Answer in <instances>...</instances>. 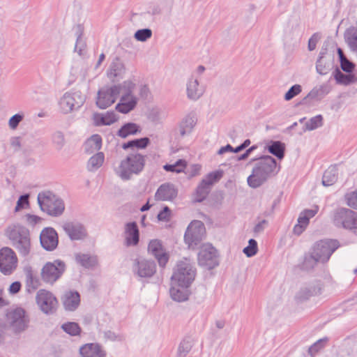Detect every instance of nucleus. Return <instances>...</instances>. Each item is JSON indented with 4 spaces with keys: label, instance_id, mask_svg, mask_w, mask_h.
Returning <instances> with one entry per match:
<instances>
[{
    "label": "nucleus",
    "instance_id": "nucleus-56",
    "mask_svg": "<svg viewBox=\"0 0 357 357\" xmlns=\"http://www.w3.org/2000/svg\"><path fill=\"white\" fill-rule=\"evenodd\" d=\"M321 36L319 33H314L308 40L307 48L309 51L315 50L317 43L319 42Z\"/></svg>",
    "mask_w": 357,
    "mask_h": 357
},
{
    "label": "nucleus",
    "instance_id": "nucleus-12",
    "mask_svg": "<svg viewBox=\"0 0 357 357\" xmlns=\"http://www.w3.org/2000/svg\"><path fill=\"white\" fill-rule=\"evenodd\" d=\"M198 264L200 266L211 270L220 264L218 250L211 244H204L198 253Z\"/></svg>",
    "mask_w": 357,
    "mask_h": 357
},
{
    "label": "nucleus",
    "instance_id": "nucleus-57",
    "mask_svg": "<svg viewBox=\"0 0 357 357\" xmlns=\"http://www.w3.org/2000/svg\"><path fill=\"white\" fill-rule=\"evenodd\" d=\"M86 47V43L84 41L82 34H79L76 40L75 50V52H77L79 55L82 54V52L85 50Z\"/></svg>",
    "mask_w": 357,
    "mask_h": 357
},
{
    "label": "nucleus",
    "instance_id": "nucleus-31",
    "mask_svg": "<svg viewBox=\"0 0 357 357\" xmlns=\"http://www.w3.org/2000/svg\"><path fill=\"white\" fill-rule=\"evenodd\" d=\"M80 296L78 292H69L66 294L63 301V305L66 310L69 311L75 310L79 305Z\"/></svg>",
    "mask_w": 357,
    "mask_h": 357
},
{
    "label": "nucleus",
    "instance_id": "nucleus-33",
    "mask_svg": "<svg viewBox=\"0 0 357 357\" xmlns=\"http://www.w3.org/2000/svg\"><path fill=\"white\" fill-rule=\"evenodd\" d=\"M337 180V169L335 166L329 167L324 173L322 184L324 186H331Z\"/></svg>",
    "mask_w": 357,
    "mask_h": 357
},
{
    "label": "nucleus",
    "instance_id": "nucleus-53",
    "mask_svg": "<svg viewBox=\"0 0 357 357\" xmlns=\"http://www.w3.org/2000/svg\"><path fill=\"white\" fill-rule=\"evenodd\" d=\"M326 340L327 339H320L317 340L309 347L308 354L312 356H314L319 351L324 348Z\"/></svg>",
    "mask_w": 357,
    "mask_h": 357
},
{
    "label": "nucleus",
    "instance_id": "nucleus-58",
    "mask_svg": "<svg viewBox=\"0 0 357 357\" xmlns=\"http://www.w3.org/2000/svg\"><path fill=\"white\" fill-rule=\"evenodd\" d=\"M340 65L342 70L348 73H351L355 67V65L348 59H344L343 61L340 62Z\"/></svg>",
    "mask_w": 357,
    "mask_h": 357
},
{
    "label": "nucleus",
    "instance_id": "nucleus-2",
    "mask_svg": "<svg viewBox=\"0 0 357 357\" xmlns=\"http://www.w3.org/2000/svg\"><path fill=\"white\" fill-rule=\"evenodd\" d=\"M5 235L20 256L26 257L30 255L32 247L31 236L26 227L19 223L12 224L6 229Z\"/></svg>",
    "mask_w": 357,
    "mask_h": 357
},
{
    "label": "nucleus",
    "instance_id": "nucleus-47",
    "mask_svg": "<svg viewBox=\"0 0 357 357\" xmlns=\"http://www.w3.org/2000/svg\"><path fill=\"white\" fill-rule=\"evenodd\" d=\"M332 65L331 62H326L324 59H317L316 62L317 72L321 75H326L331 69Z\"/></svg>",
    "mask_w": 357,
    "mask_h": 357
},
{
    "label": "nucleus",
    "instance_id": "nucleus-17",
    "mask_svg": "<svg viewBox=\"0 0 357 357\" xmlns=\"http://www.w3.org/2000/svg\"><path fill=\"white\" fill-rule=\"evenodd\" d=\"M17 265V257L13 249L9 247L0 249V271L3 274H11Z\"/></svg>",
    "mask_w": 357,
    "mask_h": 357
},
{
    "label": "nucleus",
    "instance_id": "nucleus-6",
    "mask_svg": "<svg viewBox=\"0 0 357 357\" xmlns=\"http://www.w3.org/2000/svg\"><path fill=\"white\" fill-rule=\"evenodd\" d=\"M196 269L190 260L185 259L177 264V269L172 275V282L181 287H188L195 280Z\"/></svg>",
    "mask_w": 357,
    "mask_h": 357
},
{
    "label": "nucleus",
    "instance_id": "nucleus-50",
    "mask_svg": "<svg viewBox=\"0 0 357 357\" xmlns=\"http://www.w3.org/2000/svg\"><path fill=\"white\" fill-rule=\"evenodd\" d=\"M135 38L140 42H144L152 36V31L150 29H139L135 33Z\"/></svg>",
    "mask_w": 357,
    "mask_h": 357
},
{
    "label": "nucleus",
    "instance_id": "nucleus-1",
    "mask_svg": "<svg viewBox=\"0 0 357 357\" xmlns=\"http://www.w3.org/2000/svg\"><path fill=\"white\" fill-rule=\"evenodd\" d=\"M276 168L277 162L273 157L264 155L260 158L255 163L252 174L248 177V185L252 188L260 187L277 173Z\"/></svg>",
    "mask_w": 357,
    "mask_h": 357
},
{
    "label": "nucleus",
    "instance_id": "nucleus-9",
    "mask_svg": "<svg viewBox=\"0 0 357 357\" xmlns=\"http://www.w3.org/2000/svg\"><path fill=\"white\" fill-rule=\"evenodd\" d=\"M205 234L204 224L200 220H193L190 223L185 232V243L189 248L195 249L204 239Z\"/></svg>",
    "mask_w": 357,
    "mask_h": 357
},
{
    "label": "nucleus",
    "instance_id": "nucleus-16",
    "mask_svg": "<svg viewBox=\"0 0 357 357\" xmlns=\"http://www.w3.org/2000/svg\"><path fill=\"white\" fill-rule=\"evenodd\" d=\"M36 301L40 310L46 314H53L58 305L56 298L45 289H40L37 292Z\"/></svg>",
    "mask_w": 357,
    "mask_h": 357
},
{
    "label": "nucleus",
    "instance_id": "nucleus-21",
    "mask_svg": "<svg viewBox=\"0 0 357 357\" xmlns=\"http://www.w3.org/2000/svg\"><path fill=\"white\" fill-rule=\"evenodd\" d=\"M62 227L72 241L83 239L87 235L84 226L77 221L64 222Z\"/></svg>",
    "mask_w": 357,
    "mask_h": 357
},
{
    "label": "nucleus",
    "instance_id": "nucleus-45",
    "mask_svg": "<svg viewBox=\"0 0 357 357\" xmlns=\"http://www.w3.org/2000/svg\"><path fill=\"white\" fill-rule=\"evenodd\" d=\"M305 130H313L323 126V116L321 114L312 117L305 123Z\"/></svg>",
    "mask_w": 357,
    "mask_h": 357
},
{
    "label": "nucleus",
    "instance_id": "nucleus-18",
    "mask_svg": "<svg viewBox=\"0 0 357 357\" xmlns=\"http://www.w3.org/2000/svg\"><path fill=\"white\" fill-rule=\"evenodd\" d=\"M132 271L135 275L140 278H151L156 272V264L153 261L147 259H136Z\"/></svg>",
    "mask_w": 357,
    "mask_h": 357
},
{
    "label": "nucleus",
    "instance_id": "nucleus-8",
    "mask_svg": "<svg viewBox=\"0 0 357 357\" xmlns=\"http://www.w3.org/2000/svg\"><path fill=\"white\" fill-rule=\"evenodd\" d=\"M6 319L14 333L24 331L29 326L30 319L26 312L22 307H17L6 313Z\"/></svg>",
    "mask_w": 357,
    "mask_h": 357
},
{
    "label": "nucleus",
    "instance_id": "nucleus-49",
    "mask_svg": "<svg viewBox=\"0 0 357 357\" xmlns=\"http://www.w3.org/2000/svg\"><path fill=\"white\" fill-rule=\"evenodd\" d=\"M257 241L255 239L251 238L248 241V245L243 248V252L248 257H251L257 254Z\"/></svg>",
    "mask_w": 357,
    "mask_h": 357
},
{
    "label": "nucleus",
    "instance_id": "nucleus-37",
    "mask_svg": "<svg viewBox=\"0 0 357 357\" xmlns=\"http://www.w3.org/2000/svg\"><path fill=\"white\" fill-rule=\"evenodd\" d=\"M105 155L102 152H98L91 157L88 161L87 169L90 172H94L100 168L104 162Z\"/></svg>",
    "mask_w": 357,
    "mask_h": 357
},
{
    "label": "nucleus",
    "instance_id": "nucleus-35",
    "mask_svg": "<svg viewBox=\"0 0 357 357\" xmlns=\"http://www.w3.org/2000/svg\"><path fill=\"white\" fill-rule=\"evenodd\" d=\"M85 150L89 153L98 151L102 146V138L99 135H93L85 142Z\"/></svg>",
    "mask_w": 357,
    "mask_h": 357
},
{
    "label": "nucleus",
    "instance_id": "nucleus-14",
    "mask_svg": "<svg viewBox=\"0 0 357 357\" xmlns=\"http://www.w3.org/2000/svg\"><path fill=\"white\" fill-rule=\"evenodd\" d=\"M223 176L222 170H218L210 172L202 180L197 186L195 192V201L197 202H203L211 191V188L213 183L218 182Z\"/></svg>",
    "mask_w": 357,
    "mask_h": 357
},
{
    "label": "nucleus",
    "instance_id": "nucleus-25",
    "mask_svg": "<svg viewBox=\"0 0 357 357\" xmlns=\"http://www.w3.org/2000/svg\"><path fill=\"white\" fill-rule=\"evenodd\" d=\"M187 96L192 100H198L204 93V88L199 85L197 78L193 76L189 78L187 84Z\"/></svg>",
    "mask_w": 357,
    "mask_h": 357
},
{
    "label": "nucleus",
    "instance_id": "nucleus-52",
    "mask_svg": "<svg viewBox=\"0 0 357 357\" xmlns=\"http://www.w3.org/2000/svg\"><path fill=\"white\" fill-rule=\"evenodd\" d=\"M301 91V86L300 84H294L285 93L284 100L289 101L298 95Z\"/></svg>",
    "mask_w": 357,
    "mask_h": 357
},
{
    "label": "nucleus",
    "instance_id": "nucleus-51",
    "mask_svg": "<svg viewBox=\"0 0 357 357\" xmlns=\"http://www.w3.org/2000/svg\"><path fill=\"white\" fill-rule=\"evenodd\" d=\"M345 200L347 204L349 207L357 210V189L354 191L347 193L345 195Z\"/></svg>",
    "mask_w": 357,
    "mask_h": 357
},
{
    "label": "nucleus",
    "instance_id": "nucleus-10",
    "mask_svg": "<svg viewBox=\"0 0 357 357\" xmlns=\"http://www.w3.org/2000/svg\"><path fill=\"white\" fill-rule=\"evenodd\" d=\"M66 264L60 259L47 262L41 269V278L43 282L53 284L66 271Z\"/></svg>",
    "mask_w": 357,
    "mask_h": 357
},
{
    "label": "nucleus",
    "instance_id": "nucleus-29",
    "mask_svg": "<svg viewBox=\"0 0 357 357\" xmlns=\"http://www.w3.org/2000/svg\"><path fill=\"white\" fill-rule=\"evenodd\" d=\"M194 342V339L191 336L184 337L178 346L176 357H186L191 351Z\"/></svg>",
    "mask_w": 357,
    "mask_h": 357
},
{
    "label": "nucleus",
    "instance_id": "nucleus-41",
    "mask_svg": "<svg viewBox=\"0 0 357 357\" xmlns=\"http://www.w3.org/2000/svg\"><path fill=\"white\" fill-rule=\"evenodd\" d=\"M149 138L146 137L128 141L122 145V148L125 150L129 148L144 149L149 145Z\"/></svg>",
    "mask_w": 357,
    "mask_h": 357
},
{
    "label": "nucleus",
    "instance_id": "nucleus-19",
    "mask_svg": "<svg viewBox=\"0 0 357 357\" xmlns=\"http://www.w3.org/2000/svg\"><path fill=\"white\" fill-rule=\"evenodd\" d=\"M148 252L157 259L159 266L162 268H164L169 261V254L160 240H151L148 245Z\"/></svg>",
    "mask_w": 357,
    "mask_h": 357
},
{
    "label": "nucleus",
    "instance_id": "nucleus-42",
    "mask_svg": "<svg viewBox=\"0 0 357 357\" xmlns=\"http://www.w3.org/2000/svg\"><path fill=\"white\" fill-rule=\"evenodd\" d=\"M52 142L56 150H61L66 144V139L63 132L56 130L51 137Z\"/></svg>",
    "mask_w": 357,
    "mask_h": 357
},
{
    "label": "nucleus",
    "instance_id": "nucleus-36",
    "mask_svg": "<svg viewBox=\"0 0 357 357\" xmlns=\"http://www.w3.org/2000/svg\"><path fill=\"white\" fill-rule=\"evenodd\" d=\"M267 149L269 153L280 160L282 159L284 156L285 145L280 141H271Z\"/></svg>",
    "mask_w": 357,
    "mask_h": 357
},
{
    "label": "nucleus",
    "instance_id": "nucleus-4",
    "mask_svg": "<svg viewBox=\"0 0 357 357\" xmlns=\"http://www.w3.org/2000/svg\"><path fill=\"white\" fill-rule=\"evenodd\" d=\"M37 201L41 211L50 216L59 217L65 211L63 200L52 191L40 192L38 194Z\"/></svg>",
    "mask_w": 357,
    "mask_h": 357
},
{
    "label": "nucleus",
    "instance_id": "nucleus-7",
    "mask_svg": "<svg viewBox=\"0 0 357 357\" xmlns=\"http://www.w3.org/2000/svg\"><path fill=\"white\" fill-rule=\"evenodd\" d=\"M333 222L337 227L357 235V212L347 208H337L334 211Z\"/></svg>",
    "mask_w": 357,
    "mask_h": 357
},
{
    "label": "nucleus",
    "instance_id": "nucleus-39",
    "mask_svg": "<svg viewBox=\"0 0 357 357\" xmlns=\"http://www.w3.org/2000/svg\"><path fill=\"white\" fill-rule=\"evenodd\" d=\"M139 126L135 123H127L118 130L117 135L126 138L130 135H135L139 132Z\"/></svg>",
    "mask_w": 357,
    "mask_h": 357
},
{
    "label": "nucleus",
    "instance_id": "nucleus-44",
    "mask_svg": "<svg viewBox=\"0 0 357 357\" xmlns=\"http://www.w3.org/2000/svg\"><path fill=\"white\" fill-rule=\"evenodd\" d=\"M324 96L323 87L314 88L308 94L301 100V104H307V100H321Z\"/></svg>",
    "mask_w": 357,
    "mask_h": 357
},
{
    "label": "nucleus",
    "instance_id": "nucleus-15",
    "mask_svg": "<svg viewBox=\"0 0 357 357\" xmlns=\"http://www.w3.org/2000/svg\"><path fill=\"white\" fill-rule=\"evenodd\" d=\"M119 84L110 87H102L98 92L96 100L97 106L102 109H106L115 102L119 96Z\"/></svg>",
    "mask_w": 357,
    "mask_h": 357
},
{
    "label": "nucleus",
    "instance_id": "nucleus-24",
    "mask_svg": "<svg viewBox=\"0 0 357 357\" xmlns=\"http://www.w3.org/2000/svg\"><path fill=\"white\" fill-rule=\"evenodd\" d=\"M82 357H106L107 353L102 346L97 343H88L79 348Z\"/></svg>",
    "mask_w": 357,
    "mask_h": 357
},
{
    "label": "nucleus",
    "instance_id": "nucleus-46",
    "mask_svg": "<svg viewBox=\"0 0 357 357\" xmlns=\"http://www.w3.org/2000/svg\"><path fill=\"white\" fill-rule=\"evenodd\" d=\"M61 328L66 333L72 336L77 335L81 332L79 326L75 322H68L63 324Z\"/></svg>",
    "mask_w": 357,
    "mask_h": 357
},
{
    "label": "nucleus",
    "instance_id": "nucleus-34",
    "mask_svg": "<svg viewBox=\"0 0 357 357\" xmlns=\"http://www.w3.org/2000/svg\"><path fill=\"white\" fill-rule=\"evenodd\" d=\"M334 78L340 84L349 85L357 82V77L353 74H344L338 68L334 72Z\"/></svg>",
    "mask_w": 357,
    "mask_h": 357
},
{
    "label": "nucleus",
    "instance_id": "nucleus-3",
    "mask_svg": "<svg viewBox=\"0 0 357 357\" xmlns=\"http://www.w3.org/2000/svg\"><path fill=\"white\" fill-rule=\"evenodd\" d=\"M145 155L139 153H132L121 160L116 174L123 181H128L133 175H137L142 172L145 166Z\"/></svg>",
    "mask_w": 357,
    "mask_h": 357
},
{
    "label": "nucleus",
    "instance_id": "nucleus-32",
    "mask_svg": "<svg viewBox=\"0 0 357 357\" xmlns=\"http://www.w3.org/2000/svg\"><path fill=\"white\" fill-rule=\"evenodd\" d=\"M25 275L27 291L31 292L37 289L40 282L38 277L33 274L31 268L25 270Z\"/></svg>",
    "mask_w": 357,
    "mask_h": 357
},
{
    "label": "nucleus",
    "instance_id": "nucleus-38",
    "mask_svg": "<svg viewBox=\"0 0 357 357\" xmlns=\"http://www.w3.org/2000/svg\"><path fill=\"white\" fill-rule=\"evenodd\" d=\"M345 40L352 52L357 53V29L354 27L347 30Z\"/></svg>",
    "mask_w": 357,
    "mask_h": 357
},
{
    "label": "nucleus",
    "instance_id": "nucleus-23",
    "mask_svg": "<svg viewBox=\"0 0 357 357\" xmlns=\"http://www.w3.org/2000/svg\"><path fill=\"white\" fill-rule=\"evenodd\" d=\"M197 121V118L195 112H190L185 115L178 126L180 136L183 137L186 135L190 134L196 126Z\"/></svg>",
    "mask_w": 357,
    "mask_h": 357
},
{
    "label": "nucleus",
    "instance_id": "nucleus-11",
    "mask_svg": "<svg viewBox=\"0 0 357 357\" xmlns=\"http://www.w3.org/2000/svg\"><path fill=\"white\" fill-rule=\"evenodd\" d=\"M86 100V97L79 91L73 93L66 92L61 98L59 105L63 114H68L81 107Z\"/></svg>",
    "mask_w": 357,
    "mask_h": 357
},
{
    "label": "nucleus",
    "instance_id": "nucleus-13",
    "mask_svg": "<svg viewBox=\"0 0 357 357\" xmlns=\"http://www.w3.org/2000/svg\"><path fill=\"white\" fill-rule=\"evenodd\" d=\"M339 247L340 243L337 240H321L314 245L312 251L320 262L325 263Z\"/></svg>",
    "mask_w": 357,
    "mask_h": 357
},
{
    "label": "nucleus",
    "instance_id": "nucleus-63",
    "mask_svg": "<svg viewBox=\"0 0 357 357\" xmlns=\"http://www.w3.org/2000/svg\"><path fill=\"white\" fill-rule=\"evenodd\" d=\"M319 207L318 206H314L312 209H306L303 213L306 215L309 219L314 217L318 212Z\"/></svg>",
    "mask_w": 357,
    "mask_h": 357
},
{
    "label": "nucleus",
    "instance_id": "nucleus-20",
    "mask_svg": "<svg viewBox=\"0 0 357 357\" xmlns=\"http://www.w3.org/2000/svg\"><path fill=\"white\" fill-rule=\"evenodd\" d=\"M40 242L41 246L47 251L55 250L59 243L58 234L52 227L44 228L40 234Z\"/></svg>",
    "mask_w": 357,
    "mask_h": 357
},
{
    "label": "nucleus",
    "instance_id": "nucleus-5",
    "mask_svg": "<svg viewBox=\"0 0 357 357\" xmlns=\"http://www.w3.org/2000/svg\"><path fill=\"white\" fill-rule=\"evenodd\" d=\"M120 102L116 105V109L122 114H128L137 106L138 98L133 95L136 84L131 80H126L119 84Z\"/></svg>",
    "mask_w": 357,
    "mask_h": 357
},
{
    "label": "nucleus",
    "instance_id": "nucleus-43",
    "mask_svg": "<svg viewBox=\"0 0 357 357\" xmlns=\"http://www.w3.org/2000/svg\"><path fill=\"white\" fill-rule=\"evenodd\" d=\"M319 292V290L314 286L305 287L298 291L296 297L301 300H307L310 297L316 295Z\"/></svg>",
    "mask_w": 357,
    "mask_h": 357
},
{
    "label": "nucleus",
    "instance_id": "nucleus-27",
    "mask_svg": "<svg viewBox=\"0 0 357 357\" xmlns=\"http://www.w3.org/2000/svg\"><path fill=\"white\" fill-rule=\"evenodd\" d=\"M125 73L126 68L123 63L119 58H116L109 66L107 76L109 79L114 82L121 79Z\"/></svg>",
    "mask_w": 357,
    "mask_h": 357
},
{
    "label": "nucleus",
    "instance_id": "nucleus-60",
    "mask_svg": "<svg viewBox=\"0 0 357 357\" xmlns=\"http://www.w3.org/2000/svg\"><path fill=\"white\" fill-rule=\"evenodd\" d=\"M6 328H7L6 324L3 321L0 319V344H3L6 340Z\"/></svg>",
    "mask_w": 357,
    "mask_h": 357
},
{
    "label": "nucleus",
    "instance_id": "nucleus-48",
    "mask_svg": "<svg viewBox=\"0 0 357 357\" xmlns=\"http://www.w3.org/2000/svg\"><path fill=\"white\" fill-rule=\"evenodd\" d=\"M318 262H320L319 260L317 257L314 256V253L312 251L309 255L305 257L303 268L306 270L312 269Z\"/></svg>",
    "mask_w": 357,
    "mask_h": 357
},
{
    "label": "nucleus",
    "instance_id": "nucleus-28",
    "mask_svg": "<svg viewBox=\"0 0 357 357\" xmlns=\"http://www.w3.org/2000/svg\"><path fill=\"white\" fill-rule=\"evenodd\" d=\"M118 120V116L114 111L107 112L104 114L96 113L93 115L95 125L109 126Z\"/></svg>",
    "mask_w": 357,
    "mask_h": 357
},
{
    "label": "nucleus",
    "instance_id": "nucleus-55",
    "mask_svg": "<svg viewBox=\"0 0 357 357\" xmlns=\"http://www.w3.org/2000/svg\"><path fill=\"white\" fill-rule=\"evenodd\" d=\"M29 195L28 194L21 195L17 202L15 211H19L21 209L24 208L26 206H28L29 204Z\"/></svg>",
    "mask_w": 357,
    "mask_h": 357
},
{
    "label": "nucleus",
    "instance_id": "nucleus-30",
    "mask_svg": "<svg viewBox=\"0 0 357 357\" xmlns=\"http://www.w3.org/2000/svg\"><path fill=\"white\" fill-rule=\"evenodd\" d=\"M75 261L77 264L85 268H92L98 264V260L96 256L84 253L76 254Z\"/></svg>",
    "mask_w": 357,
    "mask_h": 357
},
{
    "label": "nucleus",
    "instance_id": "nucleus-61",
    "mask_svg": "<svg viewBox=\"0 0 357 357\" xmlns=\"http://www.w3.org/2000/svg\"><path fill=\"white\" fill-rule=\"evenodd\" d=\"M267 225H268V221L266 220H263L260 221L259 222H258L255 226L253 231L255 234L261 233L264 230V229L266 227Z\"/></svg>",
    "mask_w": 357,
    "mask_h": 357
},
{
    "label": "nucleus",
    "instance_id": "nucleus-59",
    "mask_svg": "<svg viewBox=\"0 0 357 357\" xmlns=\"http://www.w3.org/2000/svg\"><path fill=\"white\" fill-rule=\"evenodd\" d=\"M171 215V211L168 206H165L158 214V219L160 221H168Z\"/></svg>",
    "mask_w": 357,
    "mask_h": 357
},
{
    "label": "nucleus",
    "instance_id": "nucleus-62",
    "mask_svg": "<svg viewBox=\"0 0 357 357\" xmlns=\"http://www.w3.org/2000/svg\"><path fill=\"white\" fill-rule=\"evenodd\" d=\"M10 146L15 151L20 150L21 147V139L20 137H13L10 139Z\"/></svg>",
    "mask_w": 357,
    "mask_h": 357
},
{
    "label": "nucleus",
    "instance_id": "nucleus-40",
    "mask_svg": "<svg viewBox=\"0 0 357 357\" xmlns=\"http://www.w3.org/2000/svg\"><path fill=\"white\" fill-rule=\"evenodd\" d=\"M188 287H172L170 290V296L174 301L178 302H182L188 300V294L187 289Z\"/></svg>",
    "mask_w": 357,
    "mask_h": 357
},
{
    "label": "nucleus",
    "instance_id": "nucleus-22",
    "mask_svg": "<svg viewBox=\"0 0 357 357\" xmlns=\"http://www.w3.org/2000/svg\"><path fill=\"white\" fill-rule=\"evenodd\" d=\"M178 195V190L171 183L162 184L155 194V199L157 201H172Z\"/></svg>",
    "mask_w": 357,
    "mask_h": 357
},
{
    "label": "nucleus",
    "instance_id": "nucleus-26",
    "mask_svg": "<svg viewBox=\"0 0 357 357\" xmlns=\"http://www.w3.org/2000/svg\"><path fill=\"white\" fill-rule=\"evenodd\" d=\"M126 243L128 246L137 245L139 241V231L135 222L125 225Z\"/></svg>",
    "mask_w": 357,
    "mask_h": 357
},
{
    "label": "nucleus",
    "instance_id": "nucleus-54",
    "mask_svg": "<svg viewBox=\"0 0 357 357\" xmlns=\"http://www.w3.org/2000/svg\"><path fill=\"white\" fill-rule=\"evenodd\" d=\"M22 113H17L11 116L8 121V126L11 130H15L19 126L20 123L24 119Z\"/></svg>",
    "mask_w": 357,
    "mask_h": 357
},
{
    "label": "nucleus",
    "instance_id": "nucleus-64",
    "mask_svg": "<svg viewBox=\"0 0 357 357\" xmlns=\"http://www.w3.org/2000/svg\"><path fill=\"white\" fill-rule=\"evenodd\" d=\"M21 289V284L20 282H13L9 288V291L11 294H16L20 291Z\"/></svg>",
    "mask_w": 357,
    "mask_h": 357
}]
</instances>
